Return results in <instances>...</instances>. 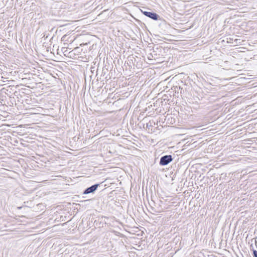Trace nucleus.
Listing matches in <instances>:
<instances>
[{
  "instance_id": "nucleus-9",
  "label": "nucleus",
  "mask_w": 257,
  "mask_h": 257,
  "mask_svg": "<svg viewBox=\"0 0 257 257\" xmlns=\"http://www.w3.org/2000/svg\"><path fill=\"white\" fill-rule=\"evenodd\" d=\"M149 126V125H148V123L147 124V127Z\"/></svg>"
},
{
  "instance_id": "nucleus-6",
  "label": "nucleus",
  "mask_w": 257,
  "mask_h": 257,
  "mask_svg": "<svg viewBox=\"0 0 257 257\" xmlns=\"http://www.w3.org/2000/svg\"><path fill=\"white\" fill-rule=\"evenodd\" d=\"M234 42L235 45L240 43V40L237 39H235Z\"/></svg>"
},
{
  "instance_id": "nucleus-10",
  "label": "nucleus",
  "mask_w": 257,
  "mask_h": 257,
  "mask_svg": "<svg viewBox=\"0 0 257 257\" xmlns=\"http://www.w3.org/2000/svg\"><path fill=\"white\" fill-rule=\"evenodd\" d=\"M132 18H133L134 19L136 20V19H135V17H132Z\"/></svg>"
},
{
  "instance_id": "nucleus-2",
  "label": "nucleus",
  "mask_w": 257,
  "mask_h": 257,
  "mask_svg": "<svg viewBox=\"0 0 257 257\" xmlns=\"http://www.w3.org/2000/svg\"><path fill=\"white\" fill-rule=\"evenodd\" d=\"M148 10L146 8H143L142 9L137 8V14L139 15V13H141L142 14H143L146 16H159L156 13H153L152 12H149L147 10Z\"/></svg>"
},
{
  "instance_id": "nucleus-7",
  "label": "nucleus",
  "mask_w": 257,
  "mask_h": 257,
  "mask_svg": "<svg viewBox=\"0 0 257 257\" xmlns=\"http://www.w3.org/2000/svg\"><path fill=\"white\" fill-rule=\"evenodd\" d=\"M253 257H257V250L253 249Z\"/></svg>"
},
{
  "instance_id": "nucleus-3",
  "label": "nucleus",
  "mask_w": 257,
  "mask_h": 257,
  "mask_svg": "<svg viewBox=\"0 0 257 257\" xmlns=\"http://www.w3.org/2000/svg\"><path fill=\"white\" fill-rule=\"evenodd\" d=\"M150 18L155 20V21H160V23H158V25L160 27L162 28V29H166L167 28V26H171L169 23H167L166 21L164 20H162L160 17H150Z\"/></svg>"
},
{
  "instance_id": "nucleus-8",
  "label": "nucleus",
  "mask_w": 257,
  "mask_h": 257,
  "mask_svg": "<svg viewBox=\"0 0 257 257\" xmlns=\"http://www.w3.org/2000/svg\"><path fill=\"white\" fill-rule=\"evenodd\" d=\"M79 49V48H78V47H76V48H75L74 49V50H73V51H76V50H77V49Z\"/></svg>"
},
{
  "instance_id": "nucleus-1",
  "label": "nucleus",
  "mask_w": 257,
  "mask_h": 257,
  "mask_svg": "<svg viewBox=\"0 0 257 257\" xmlns=\"http://www.w3.org/2000/svg\"><path fill=\"white\" fill-rule=\"evenodd\" d=\"M173 161L172 155H165L160 158L159 164L161 166H166Z\"/></svg>"
},
{
  "instance_id": "nucleus-5",
  "label": "nucleus",
  "mask_w": 257,
  "mask_h": 257,
  "mask_svg": "<svg viewBox=\"0 0 257 257\" xmlns=\"http://www.w3.org/2000/svg\"><path fill=\"white\" fill-rule=\"evenodd\" d=\"M227 43H233V38H227Z\"/></svg>"
},
{
  "instance_id": "nucleus-4",
  "label": "nucleus",
  "mask_w": 257,
  "mask_h": 257,
  "mask_svg": "<svg viewBox=\"0 0 257 257\" xmlns=\"http://www.w3.org/2000/svg\"><path fill=\"white\" fill-rule=\"evenodd\" d=\"M99 186V184H95L87 188L83 192V194H88L89 193H94L96 189H97L98 187Z\"/></svg>"
},
{
  "instance_id": "nucleus-11",
  "label": "nucleus",
  "mask_w": 257,
  "mask_h": 257,
  "mask_svg": "<svg viewBox=\"0 0 257 257\" xmlns=\"http://www.w3.org/2000/svg\"><path fill=\"white\" fill-rule=\"evenodd\" d=\"M100 14H99V15H97V16H98V17H99V16H100Z\"/></svg>"
}]
</instances>
